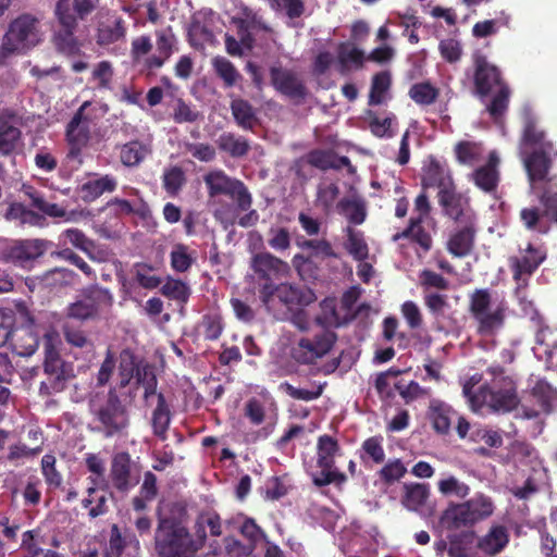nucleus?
I'll return each instance as SVG.
<instances>
[{"label":"nucleus","mask_w":557,"mask_h":557,"mask_svg":"<svg viewBox=\"0 0 557 557\" xmlns=\"http://www.w3.org/2000/svg\"><path fill=\"white\" fill-rule=\"evenodd\" d=\"M209 198L226 196L232 205H222L214 210V218L226 225L236 222L243 227L253 226L259 214L252 207V195L246 184L230 176L224 170L215 169L203 175Z\"/></svg>","instance_id":"nucleus-1"},{"label":"nucleus","mask_w":557,"mask_h":557,"mask_svg":"<svg viewBox=\"0 0 557 557\" xmlns=\"http://www.w3.org/2000/svg\"><path fill=\"white\" fill-rule=\"evenodd\" d=\"M98 3L99 0H57L52 42L60 53L67 57L79 54L81 42L75 35L78 23L86 20L97 9Z\"/></svg>","instance_id":"nucleus-2"},{"label":"nucleus","mask_w":557,"mask_h":557,"mask_svg":"<svg viewBox=\"0 0 557 557\" xmlns=\"http://www.w3.org/2000/svg\"><path fill=\"white\" fill-rule=\"evenodd\" d=\"M521 144L530 149L523 159L528 176L549 177L557 173V148L530 112L523 116Z\"/></svg>","instance_id":"nucleus-3"},{"label":"nucleus","mask_w":557,"mask_h":557,"mask_svg":"<svg viewBox=\"0 0 557 557\" xmlns=\"http://www.w3.org/2000/svg\"><path fill=\"white\" fill-rule=\"evenodd\" d=\"M530 187L542 207L531 205L519 212L525 230L545 235L557 224V173L549 177L528 176Z\"/></svg>","instance_id":"nucleus-4"},{"label":"nucleus","mask_w":557,"mask_h":557,"mask_svg":"<svg viewBox=\"0 0 557 557\" xmlns=\"http://www.w3.org/2000/svg\"><path fill=\"white\" fill-rule=\"evenodd\" d=\"M42 40L40 20L32 13H22L13 18L0 44V65L15 54H23Z\"/></svg>","instance_id":"nucleus-5"},{"label":"nucleus","mask_w":557,"mask_h":557,"mask_svg":"<svg viewBox=\"0 0 557 557\" xmlns=\"http://www.w3.org/2000/svg\"><path fill=\"white\" fill-rule=\"evenodd\" d=\"M196 544L189 529L175 517H161L154 532L158 557H196Z\"/></svg>","instance_id":"nucleus-6"},{"label":"nucleus","mask_w":557,"mask_h":557,"mask_svg":"<svg viewBox=\"0 0 557 557\" xmlns=\"http://www.w3.org/2000/svg\"><path fill=\"white\" fill-rule=\"evenodd\" d=\"M90 412L94 422L97 423L95 431L101 433L104 437L121 436L127 432L129 412L120 399L115 388H110L103 399L92 401Z\"/></svg>","instance_id":"nucleus-7"},{"label":"nucleus","mask_w":557,"mask_h":557,"mask_svg":"<svg viewBox=\"0 0 557 557\" xmlns=\"http://www.w3.org/2000/svg\"><path fill=\"white\" fill-rule=\"evenodd\" d=\"M16 313L18 314V325L14 329L8 344L17 356L29 357L38 349L40 336L47 330L37 323L36 318L25 304L16 305Z\"/></svg>","instance_id":"nucleus-8"},{"label":"nucleus","mask_w":557,"mask_h":557,"mask_svg":"<svg viewBox=\"0 0 557 557\" xmlns=\"http://www.w3.org/2000/svg\"><path fill=\"white\" fill-rule=\"evenodd\" d=\"M492 296L487 288L475 289L469 298V311L478 322V332L482 335H492L502 329L505 322V309L500 306L488 311Z\"/></svg>","instance_id":"nucleus-9"},{"label":"nucleus","mask_w":557,"mask_h":557,"mask_svg":"<svg viewBox=\"0 0 557 557\" xmlns=\"http://www.w3.org/2000/svg\"><path fill=\"white\" fill-rule=\"evenodd\" d=\"M481 398L483 406L496 412H510L520 404L517 384L510 376L495 377L490 385H481Z\"/></svg>","instance_id":"nucleus-10"},{"label":"nucleus","mask_w":557,"mask_h":557,"mask_svg":"<svg viewBox=\"0 0 557 557\" xmlns=\"http://www.w3.org/2000/svg\"><path fill=\"white\" fill-rule=\"evenodd\" d=\"M89 104V101H85L76 110L65 129V137L69 145L66 159L70 163H74L73 168L76 170L81 168L84 162L82 150L88 145L90 139V121L84 113Z\"/></svg>","instance_id":"nucleus-11"},{"label":"nucleus","mask_w":557,"mask_h":557,"mask_svg":"<svg viewBox=\"0 0 557 557\" xmlns=\"http://www.w3.org/2000/svg\"><path fill=\"white\" fill-rule=\"evenodd\" d=\"M47 250L42 239H0V260L16 267L27 268Z\"/></svg>","instance_id":"nucleus-12"},{"label":"nucleus","mask_w":557,"mask_h":557,"mask_svg":"<svg viewBox=\"0 0 557 557\" xmlns=\"http://www.w3.org/2000/svg\"><path fill=\"white\" fill-rule=\"evenodd\" d=\"M60 344V335L52 327L48 329V331L42 334L45 355L44 371L48 376L61 380V382L65 383L74 377V370L72 363L62 359L59 351Z\"/></svg>","instance_id":"nucleus-13"},{"label":"nucleus","mask_w":557,"mask_h":557,"mask_svg":"<svg viewBox=\"0 0 557 557\" xmlns=\"http://www.w3.org/2000/svg\"><path fill=\"white\" fill-rule=\"evenodd\" d=\"M337 336L334 332L323 330L312 338H300L292 348V358L300 364H311L330 352Z\"/></svg>","instance_id":"nucleus-14"},{"label":"nucleus","mask_w":557,"mask_h":557,"mask_svg":"<svg viewBox=\"0 0 557 557\" xmlns=\"http://www.w3.org/2000/svg\"><path fill=\"white\" fill-rule=\"evenodd\" d=\"M259 289L265 285H275L274 281L286 276L289 272L287 262L270 252L253 255L250 262Z\"/></svg>","instance_id":"nucleus-15"},{"label":"nucleus","mask_w":557,"mask_h":557,"mask_svg":"<svg viewBox=\"0 0 557 557\" xmlns=\"http://www.w3.org/2000/svg\"><path fill=\"white\" fill-rule=\"evenodd\" d=\"M271 84L281 95L301 103L308 96V88L297 73L282 66L270 67Z\"/></svg>","instance_id":"nucleus-16"},{"label":"nucleus","mask_w":557,"mask_h":557,"mask_svg":"<svg viewBox=\"0 0 557 557\" xmlns=\"http://www.w3.org/2000/svg\"><path fill=\"white\" fill-rule=\"evenodd\" d=\"M473 84L475 94L480 97H486L495 88L499 89L500 85H507L499 69L490 63L482 54L474 57Z\"/></svg>","instance_id":"nucleus-17"},{"label":"nucleus","mask_w":557,"mask_h":557,"mask_svg":"<svg viewBox=\"0 0 557 557\" xmlns=\"http://www.w3.org/2000/svg\"><path fill=\"white\" fill-rule=\"evenodd\" d=\"M133 461L131 455L121 451L112 457L110 466V481L120 493H127L138 484V479L132 472Z\"/></svg>","instance_id":"nucleus-18"},{"label":"nucleus","mask_w":557,"mask_h":557,"mask_svg":"<svg viewBox=\"0 0 557 557\" xmlns=\"http://www.w3.org/2000/svg\"><path fill=\"white\" fill-rule=\"evenodd\" d=\"M455 182L446 161H441L435 157H429L422 168L421 186L422 189L437 188L443 190Z\"/></svg>","instance_id":"nucleus-19"},{"label":"nucleus","mask_w":557,"mask_h":557,"mask_svg":"<svg viewBox=\"0 0 557 557\" xmlns=\"http://www.w3.org/2000/svg\"><path fill=\"white\" fill-rule=\"evenodd\" d=\"M500 160L496 151H491L485 164L478 166L470 175L474 185L486 194L497 190L500 173L498 170Z\"/></svg>","instance_id":"nucleus-20"},{"label":"nucleus","mask_w":557,"mask_h":557,"mask_svg":"<svg viewBox=\"0 0 557 557\" xmlns=\"http://www.w3.org/2000/svg\"><path fill=\"white\" fill-rule=\"evenodd\" d=\"M227 529H236L243 536L244 542L249 545L252 550H256L258 545L268 541V535L263 529L251 517L244 513H238L225 520Z\"/></svg>","instance_id":"nucleus-21"},{"label":"nucleus","mask_w":557,"mask_h":557,"mask_svg":"<svg viewBox=\"0 0 557 557\" xmlns=\"http://www.w3.org/2000/svg\"><path fill=\"white\" fill-rule=\"evenodd\" d=\"M546 250L529 244L524 253L510 259L513 280L519 281L523 275H532L546 259Z\"/></svg>","instance_id":"nucleus-22"},{"label":"nucleus","mask_w":557,"mask_h":557,"mask_svg":"<svg viewBox=\"0 0 557 557\" xmlns=\"http://www.w3.org/2000/svg\"><path fill=\"white\" fill-rule=\"evenodd\" d=\"M306 161L311 166L321 171L342 170L347 168L349 172H354V166L348 157L337 156L334 150L313 149L306 156Z\"/></svg>","instance_id":"nucleus-23"},{"label":"nucleus","mask_w":557,"mask_h":557,"mask_svg":"<svg viewBox=\"0 0 557 557\" xmlns=\"http://www.w3.org/2000/svg\"><path fill=\"white\" fill-rule=\"evenodd\" d=\"M260 299L269 306L276 297L283 305L294 306L302 302V293L290 284L281 283L275 285H265L259 289Z\"/></svg>","instance_id":"nucleus-24"},{"label":"nucleus","mask_w":557,"mask_h":557,"mask_svg":"<svg viewBox=\"0 0 557 557\" xmlns=\"http://www.w3.org/2000/svg\"><path fill=\"white\" fill-rule=\"evenodd\" d=\"M476 230L472 223H468L457 228L449 236L447 250L455 258H465L471 253L474 248Z\"/></svg>","instance_id":"nucleus-25"},{"label":"nucleus","mask_w":557,"mask_h":557,"mask_svg":"<svg viewBox=\"0 0 557 557\" xmlns=\"http://www.w3.org/2000/svg\"><path fill=\"white\" fill-rule=\"evenodd\" d=\"M21 193L29 200L30 207L37 209L50 218H64L66 209L55 202H51L45 196L42 190L37 189L30 184H23Z\"/></svg>","instance_id":"nucleus-26"},{"label":"nucleus","mask_w":557,"mask_h":557,"mask_svg":"<svg viewBox=\"0 0 557 557\" xmlns=\"http://www.w3.org/2000/svg\"><path fill=\"white\" fill-rule=\"evenodd\" d=\"M426 416L435 433L446 435L450 431L451 419L456 416V411L446 403L432 399Z\"/></svg>","instance_id":"nucleus-27"},{"label":"nucleus","mask_w":557,"mask_h":557,"mask_svg":"<svg viewBox=\"0 0 557 557\" xmlns=\"http://www.w3.org/2000/svg\"><path fill=\"white\" fill-rule=\"evenodd\" d=\"M15 114L10 112L0 116V154L9 157L13 154L22 140V132L11 123Z\"/></svg>","instance_id":"nucleus-28"},{"label":"nucleus","mask_w":557,"mask_h":557,"mask_svg":"<svg viewBox=\"0 0 557 557\" xmlns=\"http://www.w3.org/2000/svg\"><path fill=\"white\" fill-rule=\"evenodd\" d=\"M116 187V178L113 175L106 174L82 184L78 188V193L84 201L91 202L104 193H113Z\"/></svg>","instance_id":"nucleus-29"},{"label":"nucleus","mask_w":557,"mask_h":557,"mask_svg":"<svg viewBox=\"0 0 557 557\" xmlns=\"http://www.w3.org/2000/svg\"><path fill=\"white\" fill-rule=\"evenodd\" d=\"M215 144L220 151L225 152L232 158H243L250 150L248 139L231 132H223L215 140Z\"/></svg>","instance_id":"nucleus-30"},{"label":"nucleus","mask_w":557,"mask_h":557,"mask_svg":"<svg viewBox=\"0 0 557 557\" xmlns=\"http://www.w3.org/2000/svg\"><path fill=\"white\" fill-rule=\"evenodd\" d=\"M126 36V26L122 17L101 23L97 28L96 41L99 46H109L123 40Z\"/></svg>","instance_id":"nucleus-31"},{"label":"nucleus","mask_w":557,"mask_h":557,"mask_svg":"<svg viewBox=\"0 0 557 557\" xmlns=\"http://www.w3.org/2000/svg\"><path fill=\"white\" fill-rule=\"evenodd\" d=\"M438 205L443 208L444 214L458 221L463 215V199L457 191L456 185H451L437 193Z\"/></svg>","instance_id":"nucleus-32"},{"label":"nucleus","mask_w":557,"mask_h":557,"mask_svg":"<svg viewBox=\"0 0 557 557\" xmlns=\"http://www.w3.org/2000/svg\"><path fill=\"white\" fill-rule=\"evenodd\" d=\"M158 403L152 411L151 426L153 434L160 440L168 438V430L171 423V411L162 393L157 394Z\"/></svg>","instance_id":"nucleus-33"},{"label":"nucleus","mask_w":557,"mask_h":557,"mask_svg":"<svg viewBox=\"0 0 557 557\" xmlns=\"http://www.w3.org/2000/svg\"><path fill=\"white\" fill-rule=\"evenodd\" d=\"M231 111L236 124L245 129L252 131L258 124L255 108L248 100L237 98L231 101Z\"/></svg>","instance_id":"nucleus-34"},{"label":"nucleus","mask_w":557,"mask_h":557,"mask_svg":"<svg viewBox=\"0 0 557 557\" xmlns=\"http://www.w3.org/2000/svg\"><path fill=\"white\" fill-rule=\"evenodd\" d=\"M337 61L342 73L352 67L360 69L363 66L364 52L351 42H341L337 48Z\"/></svg>","instance_id":"nucleus-35"},{"label":"nucleus","mask_w":557,"mask_h":557,"mask_svg":"<svg viewBox=\"0 0 557 557\" xmlns=\"http://www.w3.org/2000/svg\"><path fill=\"white\" fill-rule=\"evenodd\" d=\"M509 535L504 525H494L488 533L479 542V548L488 554L496 555L500 553L508 544Z\"/></svg>","instance_id":"nucleus-36"},{"label":"nucleus","mask_w":557,"mask_h":557,"mask_svg":"<svg viewBox=\"0 0 557 557\" xmlns=\"http://www.w3.org/2000/svg\"><path fill=\"white\" fill-rule=\"evenodd\" d=\"M346 235V240L343 246L345 250L356 261H364L369 257V247L364 239L363 233L361 231H357L351 226H347L344 230Z\"/></svg>","instance_id":"nucleus-37"},{"label":"nucleus","mask_w":557,"mask_h":557,"mask_svg":"<svg viewBox=\"0 0 557 557\" xmlns=\"http://www.w3.org/2000/svg\"><path fill=\"white\" fill-rule=\"evenodd\" d=\"M341 447L338 441L327 434L320 435L317 442V463L319 468H334L335 456Z\"/></svg>","instance_id":"nucleus-38"},{"label":"nucleus","mask_w":557,"mask_h":557,"mask_svg":"<svg viewBox=\"0 0 557 557\" xmlns=\"http://www.w3.org/2000/svg\"><path fill=\"white\" fill-rule=\"evenodd\" d=\"M442 521L448 529H458L476 522L466 502L448 507L442 516Z\"/></svg>","instance_id":"nucleus-39"},{"label":"nucleus","mask_w":557,"mask_h":557,"mask_svg":"<svg viewBox=\"0 0 557 557\" xmlns=\"http://www.w3.org/2000/svg\"><path fill=\"white\" fill-rule=\"evenodd\" d=\"M82 296L87 305L95 310L96 315H98L101 310L110 308L113 304V296L110 290L99 285L86 287L83 289Z\"/></svg>","instance_id":"nucleus-40"},{"label":"nucleus","mask_w":557,"mask_h":557,"mask_svg":"<svg viewBox=\"0 0 557 557\" xmlns=\"http://www.w3.org/2000/svg\"><path fill=\"white\" fill-rule=\"evenodd\" d=\"M150 152L149 146L139 140H132L121 147L120 159L125 166H137Z\"/></svg>","instance_id":"nucleus-41"},{"label":"nucleus","mask_w":557,"mask_h":557,"mask_svg":"<svg viewBox=\"0 0 557 557\" xmlns=\"http://www.w3.org/2000/svg\"><path fill=\"white\" fill-rule=\"evenodd\" d=\"M337 210L352 225H360L367 218V208L361 199L344 197L337 202Z\"/></svg>","instance_id":"nucleus-42"},{"label":"nucleus","mask_w":557,"mask_h":557,"mask_svg":"<svg viewBox=\"0 0 557 557\" xmlns=\"http://www.w3.org/2000/svg\"><path fill=\"white\" fill-rule=\"evenodd\" d=\"M404 490L401 503L409 510H420L430 495L429 485L424 483L405 484Z\"/></svg>","instance_id":"nucleus-43"},{"label":"nucleus","mask_w":557,"mask_h":557,"mask_svg":"<svg viewBox=\"0 0 557 557\" xmlns=\"http://www.w3.org/2000/svg\"><path fill=\"white\" fill-rule=\"evenodd\" d=\"M532 397L536 400L544 413L553 411L554 403L557 400V391L544 380H539L531 389Z\"/></svg>","instance_id":"nucleus-44"},{"label":"nucleus","mask_w":557,"mask_h":557,"mask_svg":"<svg viewBox=\"0 0 557 557\" xmlns=\"http://www.w3.org/2000/svg\"><path fill=\"white\" fill-rule=\"evenodd\" d=\"M212 67L215 75L223 81L224 87L226 88L233 87L242 78L238 70L225 57H214L212 59Z\"/></svg>","instance_id":"nucleus-45"},{"label":"nucleus","mask_w":557,"mask_h":557,"mask_svg":"<svg viewBox=\"0 0 557 557\" xmlns=\"http://www.w3.org/2000/svg\"><path fill=\"white\" fill-rule=\"evenodd\" d=\"M141 361L143 359H139L131 349H123L120 352L119 374L121 387H125L131 383Z\"/></svg>","instance_id":"nucleus-46"},{"label":"nucleus","mask_w":557,"mask_h":557,"mask_svg":"<svg viewBox=\"0 0 557 557\" xmlns=\"http://www.w3.org/2000/svg\"><path fill=\"white\" fill-rule=\"evenodd\" d=\"M455 154L460 164L473 166L482 160V146L473 141H459L455 146Z\"/></svg>","instance_id":"nucleus-47"},{"label":"nucleus","mask_w":557,"mask_h":557,"mask_svg":"<svg viewBox=\"0 0 557 557\" xmlns=\"http://www.w3.org/2000/svg\"><path fill=\"white\" fill-rule=\"evenodd\" d=\"M134 380L138 386L144 387V398L148 399L152 395H157L158 380L152 367L144 360L138 367V371L134 375Z\"/></svg>","instance_id":"nucleus-48"},{"label":"nucleus","mask_w":557,"mask_h":557,"mask_svg":"<svg viewBox=\"0 0 557 557\" xmlns=\"http://www.w3.org/2000/svg\"><path fill=\"white\" fill-rule=\"evenodd\" d=\"M196 261L194 253L189 251V247L184 244H176L170 253V263L175 272H187Z\"/></svg>","instance_id":"nucleus-49"},{"label":"nucleus","mask_w":557,"mask_h":557,"mask_svg":"<svg viewBox=\"0 0 557 557\" xmlns=\"http://www.w3.org/2000/svg\"><path fill=\"white\" fill-rule=\"evenodd\" d=\"M438 89L429 82L413 84L409 89V97L419 106H430L438 97Z\"/></svg>","instance_id":"nucleus-50"},{"label":"nucleus","mask_w":557,"mask_h":557,"mask_svg":"<svg viewBox=\"0 0 557 557\" xmlns=\"http://www.w3.org/2000/svg\"><path fill=\"white\" fill-rule=\"evenodd\" d=\"M391 86V75L388 72L376 73L372 77L370 94H369V106H379L384 101L386 91Z\"/></svg>","instance_id":"nucleus-51"},{"label":"nucleus","mask_w":557,"mask_h":557,"mask_svg":"<svg viewBox=\"0 0 557 557\" xmlns=\"http://www.w3.org/2000/svg\"><path fill=\"white\" fill-rule=\"evenodd\" d=\"M57 458L52 454H46L41 458V473L46 484L53 490L60 488L63 482L61 472L55 467Z\"/></svg>","instance_id":"nucleus-52"},{"label":"nucleus","mask_w":557,"mask_h":557,"mask_svg":"<svg viewBox=\"0 0 557 557\" xmlns=\"http://www.w3.org/2000/svg\"><path fill=\"white\" fill-rule=\"evenodd\" d=\"M366 457L376 465L385 460L383 437L381 435L371 436L362 443L360 458L364 461Z\"/></svg>","instance_id":"nucleus-53"},{"label":"nucleus","mask_w":557,"mask_h":557,"mask_svg":"<svg viewBox=\"0 0 557 557\" xmlns=\"http://www.w3.org/2000/svg\"><path fill=\"white\" fill-rule=\"evenodd\" d=\"M368 116H369V128L375 137L392 138L395 136L396 132L393 129V123L396 121L395 116H387L384 119H380L372 111L368 112Z\"/></svg>","instance_id":"nucleus-54"},{"label":"nucleus","mask_w":557,"mask_h":557,"mask_svg":"<svg viewBox=\"0 0 557 557\" xmlns=\"http://www.w3.org/2000/svg\"><path fill=\"white\" fill-rule=\"evenodd\" d=\"M275 12H284L290 20L304 15L306 7L304 0H265Z\"/></svg>","instance_id":"nucleus-55"},{"label":"nucleus","mask_w":557,"mask_h":557,"mask_svg":"<svg viewBox=\"0 0 557 557\" xmlns=\"http://www.w3.org/2000/svg\"><path fill=\"white\" fill-rule=\"evenodd\" d=\"M509 97L510 89L508 85H500V88L497 89V92L494 95L490 104L487 106V112L494 121L499 120L507 111Z\"/></svg>","instance_id":"nucleus-56"},{"label":"nucleus","mask_w":557,"mask_h":557,"mask_svg":"<svg viewBox=\"0 0 557 557\" xmlns=\"http://www.w3.org/2000/svg\"><path fill=\"white\" fill-rule=\"evenodd\" d=\"M420 286L424 293H431V289L437 290H448L449 289V281L443 276L442 274L424 269L419 274Z\"/></svg>","instance_id":"nucleus-57"},{"label":"nucleus","mask_w":557,"mask_h":557,"mask_svg":"<svg viewBox=\"0 0 557 557\" xmlns=\"http://www.w3.org/2000/svg\"><path fill=\"white\" fill-rule=\"evenodd\" d=\"M161 294L170 299L187 302L190 288L183 281L169 277L161 287Z\"/></svg>","instance_id":"nucleus-58"},{"label":"nucleus","mask_w":557,"mask_h":557,"mask_svg":"<svg viewBox=\"0 0 557 557\" xmlns=\"http://www.w3.org/2000/svg\"><path fill=\"white\" fill-rule=\"evenodd\" d=\"M185 182V173L180 166H172L165 170L162 176L163 188L171 196H176Z\"/></svg>","instance_id":"nucleus-59"},{"label":"nucleus","mask_w":557,"mask_h":557,"mask_svg":"<svg viewBox=\"0 0 557 557\" xmlns=\"http://www.w3.org/2000/svg\"><path fill=\"white\" fill-rule=\"evenodd\" d=\"M466 503L467 506L470 508L476 522L486 519L493 515L494 504L490 497L483 494L475 495Z\"/></svg>","instance_id":"nucleus-60"},{"label":"nucleus","mask_w":557,"mask_h":557,"mask_svg":"<svg viewBox=\"0 0 557 557\" xmlns=\"http://www.w3.org/2000/svg\"><path fill=\"white\" fill-rule=\"evenodd\" d=\"M62 330L64 338L70 346L77 348L90 347V339L86 332L77 327L74 323L64 321Z\"/></svg>","instance_id":"nucleus-61"},{"label":"nucleus","mask_w":557,"mask_h":557,"mask_svg":"<svg viewBox=\"0 0 557 557\" xmlns=\"http://www.w3.org/2000/svg\"><path fill=\"white\" fill-rule=\"evenodd\" d=\"M95 310L87 305L84 299L72 302L66 308L65 321L74 323L75 321L84 322L95 319Z\"/></svg>","instance_id":"nucleus-62"},{"label":"nucleus","mask_w":557,"mask_h":557,"mask_svg":"<svg viewBox=\"0 0 557 557\" xmlns=\"http://www.w3.org/2000/svg\"><path fill=\"white\" fill-rule=\"evenodd\" d=\"M339 193V187L335 183L319 186L315 199L317 206L322 208L324 213H330Z\"/></svg>","instance_id":"nucleus-63"},{"label":"nucleus","mask_w":557,"mask_h":557,"mask_svg":"<svg viewBox=\"0 0 557 557\" xmlns=\"http://www.w3.org/2000/svg\"><path fill=\"white\" fill-rule=\"evenodd\" d=\"M224 552L228 557H250L255 550L234 535H227L223 539Z\"/></svg>","instance_id":"nucleus-64"}]
</instances>
